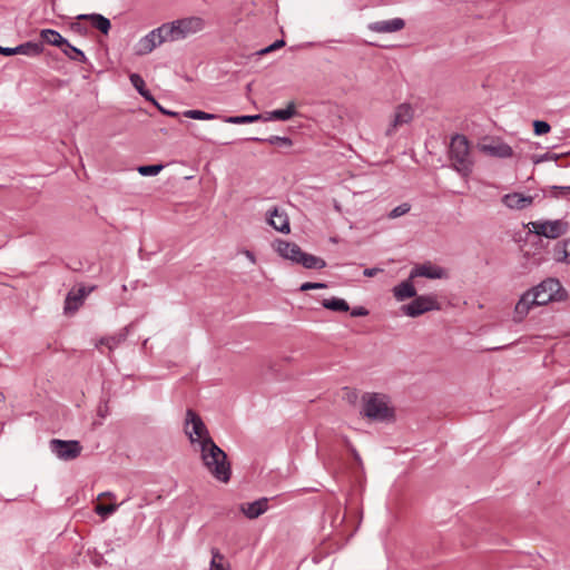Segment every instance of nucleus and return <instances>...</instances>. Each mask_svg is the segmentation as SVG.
I'll return each instance as SVG.
<instances>
[{"label":"nucleus","mask_w":570,"mask_h":570,"mask_svg":"<svg viewBox=\"0 0 570 570\" xmlns=\"http://www.w3.org/2000/svg\"><path fill=\"white\" fill-rule=\"evenodd\" d=\"M107 412H108V406H107V405H105L104 407H101V406H100V407H99V410H98V414H99L101 417H106Z\"/></svg>","instance_id":"obj_50"},{"label":"nucleus","mask_w":570,"mask_h":570,"mask_svg":"<svg viewBox=\"0 0 570 570\" xmlns=\"http://www.w3.org/2000/svg\"><path fill=\"white\" fill-rule=\"evenodd\" d=\"M275 249L279 256L294 263H298L299 256L302 254V249L297 244L287 240H277Z\"/></svg>","instance_id":"obj_16"},{"label":"nucleus","mask_w":570,"mask_h":570,"mask_svg":"<svg viewBox=\"0 0 570 570\" xmlns=\"http://www.w3.org/2000/svg\"><path fill=\"white\" fill-rule=\"evenodd\" d=\"M284 46H285V41L283 39H279V40H276L275 42H273L272 45L258 50L256 53L259 56L266 55V53L275 51L276 49H279Z\"/></svg>","instance_id":"obj_40"},{"label":"nucleus","mask_w":570,"mask_h":570,"mask_svg":"<svg viewBox=\"0 0 570 570\" xmlns=\"http://www.w3.org/2000/svg\"><path fill=\"white\" fill-rule=\"evenodd\" d=\"M65 56H67L70 60L85 63L87 61V57L82 50L73 47L68 41L60 49Z\"/></svg>","instance_id":"obj_29"},{"label":"nucleus","mask_w":570,"mask_h":570,"mask_svg":"<svg viewBox=\"0 0 570 570\" xmlns=\"http://www.w3.org/2000/svg\"><path fill=\"white\" fill-rule=\"evenodd\" d=\"M268 509V500L266 498H261L253 502H246L240 505V511L248 519H256L266 512Z\"/></svg>","instance_id":"obj_18"},{"label":"nucleus","mask_w":570,"mask_h":570,"mask_svg":"<svg viewBox=\"0 0 570 570\" xmlns=\"http://www.w3.org/2000/svg\"><path fill=\"white\" fill-rule=\"evenodd\" d=\"M161 36L164 37L165 42L167 41H177L184 39L181 29L179 23H176V20L167 23H163L160 27Z\"/></svg>","instance_id":"obj_20"},{"label":"nucleus","mask_w":570,"mask_h":570,"mask_svg":"<svg viewBox=\"0 0 570 570\" xmlns=\"http://www.w3.org/2000/svg\"><path fill=\"white\" fill-rule=\"evenodd\" d=\"M482 149L490 154L491 156L500 157V158H508L513 155L512 148L504 142H498L493 145H484L482 146Z\"/></svg>","instance_id":"obj_22"},{"label":"nucleus","mask_w":570,"mask_h":570,"mask_svg":"<svg viewBox=\"0 0 570 570\" xmlns=\"http://www.w3.org/2000/svg\"><path fill=\"white\" fill-rule=\"evenodd\" d=\"M243 254L246 256V258L252 263V264H255L256 263V257L254 255L253 252L248 250V249H245L243 250Z\"/></svg>","instance_id":"obj_48"},{"label":"nucleus","mask_w":570,"mask_h":570,"mask_svg":"<svg viewBox=\"0 0 570 570\" xmlns=\"http://www.w3.org/2000/svg\"><path fill=\"white\" fill-rule=\"evenodd\" d=\"M562 253H563L562 259H564V261L570 259V239H567L562 243ZM560 259H561V257H559V261Z\"/></svg>","instance_id":"obj_43"},{"label":"nucleus","mask_w":570,"mask_h":570,"mask_svg":"<svg viewBox=\"0 0 570 570\" xmlns=\"http://www.w3.org/2000/svg\"><path fill=\"white\" fill-rule=\"evenodd\" d=\"M185 433L187 434L191 444H204V441L212 438L209 431L202 417L188 409L186 412Z\"/></svg>","instance_id":"obj_5"},{"label":"nucleus","mask_w":570,"mask_h":570,"mask_svg":"<svg viewBox=\"0 0 570 570\" xmlns=\"http://www.w3.org/2000/svg\"><path fill=\"white\" fill-rule=\"evenodd\" d=\"M78 20H89L91 26L107 35L111 28L110 20L100 13H82L77 17Z\"/></svg>","instance_id":"obj_19"},{"label":"nucleus","mask_w":570,"mask_h":570,"mask_svg":"<svg viewBox=\"0 0 570 570\" xmlns=\"http://www.w3.org/2000/svg\"><path fill=\"white\" fill-rule=\"evenodd\" d=\"M176 23H179L184 39L202 31L206 24L203 18L196 16L177 19Z\"/></svg>","instance_id":"obj_15"},{"label":"nucleus","mask_w":570,"mask_h":570,"mask_svg":"<svg viewBox=\"0 0 570 570\" xmlns=\"http://www.w3.org/2000/svg\"><path fill=\"white\" fill-rule=\"evenodd\" d=\"M154 105H155V106H157V108L159 109V111H160L161 114H164V115H168V116H170V117H178V116H179V114H178V112H176V111H171V110H167V109H165V108H164V107H161L157 101H156V104H154Z\"/></svg>","instance_id":"obj_45"},{"label":"nucleus","mask_w":570,"mask_h":570,"mask_svg":"<svg viewBox=\"0 0 570 570\" xmlns=\"http://www.w3.org/2000/svg\"><path fill=\"white\" fill-rule=\"evenodd\" d=\"M199 451L202 462L209 474L219 482H229L232 466L225 451L212 438H208L204 441V444H200Z\"/></svg>","instance_id":"obj_1"},{"label":"nucleus","mask_w":570,"mask_h":570,"mask_svg":"<svg viewBox=\"0 0 570 570\" xmlns=\"http://www.w3.org/2000/svg\"><path fill=\"white\" fill-rule=\"evenodd\" d=\"M404 26L405 21L402 18H394L391 20L372 22L368 24V29L377 33H391L402 30Z\"/></svg>","instance_id":"obj_13"},{"label":"nucleus","mask_w":570,"mask_h":570,"mask_svg":"<svg viewBox=\"0 0 570 570\" xmlns=\"http://www.w3.org/2000/svg\"><path fill=\"white\" fill-rule=\"evenodd\" d=\"M327 287V285L325 283H311V282H306V283H303L299 287V289L302 292H306V291H309V289H320V288H325Z\"/></svg>","instance_id":"obj_41"},{"label":"nucleus","mask_w":570,"mask_h":570,"mask_svg":"<svg viewBox=\"0 0 570 570\" xmlns=\"http://www.w3.org/2000/svg\"><path fill=\"white\" fill-rule=\"evenodd\" d=\"M297 264H301L308 269H322L326 266V263L323 258L304 253L303 250Z\"/></svg>","instance_id":"obj_27"},{"label":"nucleus","mask_w":570,"mask_h":570,"mask_svg":"<svg viewBox=\"0 0 570 570\" xmlns=\"http://www.w3.org/2000/svg\"><path fill=\"white\" fill-rule=\"evenodd\" d=\"M212 560L209 570H230V566L225 561V557L217 548H212Z\"/></svg>","instance_id":"obj_28"},{"label":"nucleus","mask_w":570,"mask_h":570,"mask_svg":"<svg viewBox=\"0 0 570 570\" xmlns=\"http://www.w3.org/2000/svg\"><path fill=\"white\" fill-rule=\"evenodd\" d=\"M414 118V109L407 104L403 102L395 107L390 122L385 130V136L392 137L396 134L400 127L410 124Z\"/></svg>","instance_id":"obj_8"},{"label":"nucleus","mask_w":570,"mask_h":570,"mask_svg":"<svg viewBox=\"0 0 570 570\" xmlns=\"http://www.w3.org/2000/svg\"><path fill=\"white\" fill-rule=\"evenodd\" d=\"M129 80L132 85V87L141 95L147 101H151L153 104H156L155 98L150 94V91L146 88L145 80L138 73H131L129 76Z\"/></svg>","instance_id":"obj_26"},{"label":"nucleus","mask_w":570,"mask_h":570,"mask_svg":"<svg viewBox=\"0 0 570 570\" xmlns=\"http://www.w3.org/2000/svg\"><path fill=\"white\" fill-rule=\"evenodd\" d=\"M535 306L540 305L537 304V299H534L532 291L529 289L521 295L520 299L515 304L513 312V321L515 323L522 322L527 317L529 312Z\"/></svg>","instance_id":"obj_10"},{"label":"nucleus","mask_w":570,"mask_h":570,"mask_svg":"<svg viewBox=\"0 0 570 570\" xmlns=\"http://www.w3.org/2000/svg\"><path fill=\"white\" fill-rule=\"evenodd\" d=\"M530 230L539 236L556 239L567 233L568 223L562 219L531 222Z\"/></svg>","instance_id":"obj_7"},{"label":"nucleus","mask_w":570,"mask_h":570,"mask_svg":"<svg viewBox=\"0 0 570 570\" xmlns=\"http://www.w3.org/2000/svg\"><path fill=\"white\" fill-rule=\"evenodd\" d=\"M184 116L196 120H213L218 118L215 114H209L198 109L186 110Z\"/></svg>","instance_id":"obj_35"},{"label":"nucleus","mask_w":570,"mask_h":570,"mask_svg":"<svg viewBox=\"0 0 570 570\" xmlns=\"http://www.w3.org/2000/svg\"><path fill=\"white\" fill-rule=\"evenodd\" d=\"M267 223L277 232L288 234L291 232L289 219L284 210L274 207L268 212Z\"/></svg>","instance_id":"obj_12"},{"label":"nucleus","mask_w":570,"mask_h":570,"mask_svg":"<svg viewBox=\"0 0 570 570\" xmlns=\"http://www.w3.org/2000/svg\"><path fill=\"white\" fill-rule=\"evenodd\" d=\"M164 37L161 36L159 27L148 32L138 42V55H147L151 52L156 47L164 43Z\"/></svg>","instance_id":"obj_11"},{"label":"nucleus","mask_w":570,"mask_h":570,"mask_svg":"<svg viewBox=\"0 0 570 570\" xmlns=\"http://www.w3.org/2000/svg\"><path fill=\"white\" fill-rule=\"evenodd\" d=\"M49 449L59 460L72 461L81 454L82 445L77 440L52 439Z\"/></svg>","instance_id":"obj_6"},{"label":"nucleus","mask_w":570,"mask_h":570,"mask_svg":"<svg viewBox=\"0 0 570 570\" xmlns=\"http://www.w3.org/2000/svg\"><path fill=\"white\" fill-rule=\"evenodd\" d=\"M368 314V311L363 307V306H357V307H354L352 311H351V315L353 317H358V316H366Z\"/></svg>","instance_id":"obj_44"},{"label":"nucleus","mask_w":570,"mask_h":570,"mask_svg":"<svg viewBox=\"0 0 570 570\" xmlns=\"http://www.w3.org/2000/svg\"><path fill=\"white\" fill-rule=\"evenodd\" d=\"M295 112H296V106L292 101L284 109H275V110L268 112L267 116L265 117V120L286 121V120L291 119L295 115Z\"/></svg>","instance_id":"obj_23"},{"label":"nucleus","mask_w":570,"mask_h":570,"mask_svg":"<svg viewBox=\"0 0 570 570\" xmlns=\"http://www.w3.org/2000/svg\"><path fill=\"white\" fill-rule=\"evenodd\" d=\"M16 55H26L30 57L40 56L43 51V46L40 42L28 41L14 47Z\"/></svg>","instance_id":"obj_25"},{"label":"nucleus","mask_w":570,"mask_h":570,"mask_svg":"<svg viewBox=\"0 0 570 570\" xmlns=\"http://www.w3.org/2000/svg\"><path fill=\"white\" fill-rule=\"evenodd\" d=\"M537 304L540 306L549 302H561L567 298V292L556 278H547L531 288Z\"/></svg>","instance_id":"obj_3"},{"label":"nucleus","mask_w":570,"mask_h":570,"mask_svg":"<svg viewBox=\"0 0 570 570\" xmlns=\"http://www.w3.org/2000/svg\"><path fill=\"white\" fill-rule=\"evenodd\" d=\"M451 166L462 177L468 178L473 170V159L470 154L469 140L463 135L452 137L449 149Z\"/></svg>","instance_id":"obj_2"},{"label":"nucleus","mask_w":570,"mask_h":570,"mask_svg":"<svg viewBox=\"0 0 570 570\" xmlns=\"http://www.w3.org/2000/svg\"><path fill=\"white\" fill-rule=\"evenodd\" d=\"M94 291V287H90V288H86V287H79L77 289H75L76 292V295L82 299V302L85 301V298L87 297V295H89L90 292Z\"/></svg>","instance_id":"obj_42"},{"label":"nucleus","mask_w":570,"mask_h":570,"mask_svg":"<svg viewBox=\"0 0 570 570\" xmlns=\"http://www.w3.org/2000/svg\"><path fill=\"white\" fill-rule=\"evenodd\" d=\"M248 140L265 141V142L271 144V145H275V146H279V147H291L292 144H293L291 138H288V137H281V136H271V137H268L266 139L258 138V137H253V138H248Z\"/></svg>","instance_id":"obj_34"},{"label":"nucleus","mask_w":570,"mask_h":570,"mask_svg":"<svg viewBox=\"0 0 570 570\" xmlns=\"http://www.w3.org/2000/svg\"><path fill=\"white\" fill-rule=\"evenodd\" d=\"M502 203L511 209H524L533 204L532 196H524L520 193L507 194L502 198Z\"/></svg>","instance_id":"obj_17"},{"label":"nucleus","mask_w":570,"mask_h":570,"mask_svg":"<svg viewBox=\"0 0 570 570\" xmlns=\"http://www.w3.org/2000/svg\"><path fill=\"white\" fill-rule=\"evenodd\" d=\"M0 53H2L3 56H13L16 55V50H14V47L13 48H10V47H1L0 46Z\"/></svg>","instance_id":"obj_47"},{"label":"nucleus","mask_w":570,"mask_h":570,"mask_svg":"<svg viewBox=\"0 0 570 570\" xmlns=\"http://www.w3.org/2000/svg\"><path fill=\"white\" fill-rule=\"evenodd\" d=\"M146 505H148V501H147L146 499H144V500L141 501V503H139L138 508H140V509H141V508H144V507H146Z\"/></svg>","instance_id":"obj_51"},{"label":"nucleus","mask_w":570,"mask_h":570,"mask_svg":"<svg viewBox=\"0 0 570 570\" xmlns=\"http://www.w3.org/2000/svg\"><path fill=\"white\" fill-rule=\"evenodd\" d=\"M410 209H411V205L407 203H403V204L396 206L395 208H393L389 213L387 217L391 219H395L397 217H401V216L407 214L410 212Z\"/></svg>","instance_id":"obj_37"},{"label":"nucleus","mask_w":570,"mask_h":570,"mask_svg":"<svg viewBox=\"0 0 570 570\" xmlns=\"http://www.w3.org/2000/svg\"><path fill=\"white\" fill-rule=\"evenodd\" d=\"M405 315L416 317L425 312L439 309V303L435 296L421 295L416 296L410 304L402 307Z\"/></svg>","instance_id":"obj_9"},{"label":"nucleus","mask_w":570,"mask_h":570,"mask_svg":"<svg viewBox=\"0 0 570 570\" xmlns=\"http://www.w3.org/2000/svg\"><path fill=\"white\" fill-rule=\"evenodd\" d=\"M40 37L48 45L58 47L60 49L63 45L67 43V39L53 29H42L40 31Z\"/></svg>","instance_id":"obj_24"},{"label":"nucleus","mask_w":570,"mask_h":570,"mask_svg":"<svg viewBox=\"0 0 570 570\" xmlns=\"http://www.w3.org/2000/svg\"><path fill=\"white\" fill-rule=\"evenodd\" d=\"M412 279L413 278L409 277V279L403 281L393 288L394 297L397 301L402 302L406 298H412L416 295V289L412 283Z\"/></svg>","instance_id":"obj_21"},{"label":"nucleus","mask_w":570,"mask_h":570,"mask_svg":"<svg viewBox=\"0 0 570 570\" xmlns=\"http://www.w3.org/2000/svg\"><path fill=\"white\" fill-rule=\"evenodd\" d=\"M560 190V195H567L570 194V186H562V187H556Z\"/></svg>","instance_id":"obj_49"},{"label":"nucleus","mask_w":570,"mask_h":570,"mask_svg":"<svg viewBox=\"0 0 570 570\" xmlns=\"http://www.w3.org/2000/svg\"><path fill=\"white\" fill-rule=\"evenodd\" d=\"M117 504H98L95 509L96 513L101 517H107L112 514L117 510Z\"/></svg>","instance_id":"obj_38"},{"label":"nucleus","mask_w":570,"mask_h":570,"mask_svg":"<svg viewBox=\"0 0 570 570\" xmlns=\"http://www.w3.org/2000/svg\"><path fill=\"white\" fill-rule=\"evenodd\" d=\"M322 306L326 309L335 312H347L350 309L347 302L340 297H331L323 299Z\"/></svg>","instance_id":"obj_30"},{"label":"nucleus","mask_w":570,"mask_h":570,"mask_svg":"<svg viewBox=\"0 0 570 570\" xmlns=\"http://www.w3.org/2000/svg\"><path fill=\"white\" fill-rule=\"evenodd\" d=\"M533 129H534L535 135L541 136V135L548 134L550 131L551 127L547 121L535 120L533 122Z\"/></svg>","instance_id":"obj_39"},{"label":"nucleus","mask_w":570,"mask_h":570,"mask_svg":"<svg viewBox=\"0 0 570 570\" xmlns=\"http://www.w3.org/2000/svg\"><path fill=\"white\" fill-rule=\"evenodd\" d=\"M163 168V165H146L139 166L137 170L141 176H156Z\"/></svg>","instance_id":"obj_36"},{"label":"nucleus","mask_w":570,"mask_h":570,"mask_svg":"<svg viewBox=\"0 0 570 570\" xmlns=\"http://www.w3.org/2000/svg\"><path fill=\"white\" fill-rule=\"evenodd\" d=\"M426 277L431 279H440L445 277V271L442 267L431 264H423L414 267L410 273V278Z\"/></svg>","instance_id":"obj_14"},{"label":"nucleus","mask_w":570,"mask_h":570,"mask_svg":"<svg viewBox=\"0 0 570 570\" xmlns=\"http://www.w3.org/2000/svg\"><path fill=\"white\" fill-rule=\"evenodd\" d=\"M126 337H127L126 332H120V333L111 335V336L102 337L99 341V344L105 345L109 351H114L122 342H125Z\"/></svg>","instance_id":"obj_32"},{"label":"nucleus","mask_w":570,"mask_h":570,"mask_svg":"<svg viewBox=\"0 0 570 570\" xmlns=\"http://www.w3.org/2000/svg\"><path fill=\"white\" fill-rule=\"evenodd\" d=\"M72 28L76 29V30H80L81 29V26L79 23H73L72 24Z\"/></svg>","instance_id":"obj_52"},{"label":"nucleus","mask_w":570,"mask_h":570,"mask_svg":"<svg viewBox=\"0 0 570 570\" xmlns=\"http://www.w3.org/2000/svg\"><path fill=\"white\" fill-rule=\"evenodd\" d=\"M262 118H263L262 115L229 116V117H225L224 121L227 124L240 125V124L255 122V121L261 120Z\"/></svg>","instance_id":"obj_33"},{"label":"nucleus","mask_w":570,"mask_h":570,"mask_svg":"<svg viewBox=\"0 0 570 570\" xmlns=\"http://www.w3.org/2000/svg\"><path fill=\"white\" fill-rule=\"evenodd\" d=\"M380 272H382L381 268L373 267V268H365L363 274L366 277H373V276H375Z\"/></svg>","instance_id":"obj_46"},{"label":"nucleus","mask_w":570,"mask_h":570,"mask_svg":"<svg viewBox=\"0 0 570 570\" xmlns=\"http://www.w3.org/2000/svg\"><path fill=\"white\" fill-rule=\"evenodd\" d=\"M83 304L82 299H80L75 289H71L65 299V313L72 314L79 309V307Z\"/></svg>","instance_id":"obj_31"},{"label":"nucleus","mask_w":570,"mask_h":570,"mask_svg":"<svg viewBox=\"0 0 570 570\" xmlns=\"http://www.w3.org/2000/svg\"><path fill=\"white\" fill-rule=\"evenodd\" d=\"M363 413L374 421H384L393 416V411L389 407L385 395L377 393L363 396Z\"/></svg>","instance_id":"obj_4"}]
</instances>
